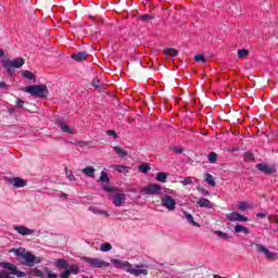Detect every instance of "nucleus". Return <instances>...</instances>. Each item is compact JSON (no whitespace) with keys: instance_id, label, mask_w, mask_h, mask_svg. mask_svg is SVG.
Masks as SVG:
<instances>
[{"instance_id":"nucleus-42","label":"nucleus","mask_w":278,"mask_h":278,"mask_svg":"<svg viewBox=\"0 0 278 278\" xmlns=\"http://www.w3.org/2000/svg\"><path fill=\"white\" fill-rule=\"evenodd\" d=\"M180 184H182V186L192 185V177H185L182 180H180Z\"/></svg>"},{"instance_id":"nucleus-13","label":"nucleus","mask_w":278,"mask_h":278,"mask_svg":"<svg viewBox=\"0 0 278 278\" xmlns=\"http://www.w3.org/2000/svg\"><path fill=\"white\" fill-rule=\"evenodd\" d=\"M55 125H58V127H60V129H61V131H63V134H70L71 136H73V134H75V130H73L70 125H66L64 119L58 118L55 121Z\"/></svg>"},{"instance_id":"nucleus-25","label":"nucleus","mask_w":278,"mask_h":278,"mask_svg":"<svg viewBox=\"0 0 278 278\" xmlns=\"http://www.w3.org/2000/svg\"><path fill=\"white\" fill-rule=\"evenodd\" d=\"M55 267L66 269V268H68V262H66V260H64V258H58L55 261Z\"/></svg>"},{"instance_id":"nucleus-58","label":"nucleus","mask_w":278,"mask_h":278,"mask_svg":"<svg viewBox=\"0 0 278 278\" xmlns=\"http://www.w3.org/2000/svg\"><path fill=\"white\" fill-rule=\"evenodd\" d=\"M100 214H103L106 217H110V213H108V211H100Z\"/></svg>"},{"instance_id":"nucleus-29","label":"nucleus","mask_w":278,"mask_h":278,"mask_svg":"<svg viewBox=\"0 0 278 278\" xmlns=\"http://www.w3.org/2000/svg\"><path fill=\"white\" fill-rule=\"evenodd\" d=\"M67 269L70 270L71 275H79L80 273V268L78 265H71L67 267Z\"/></svg>"},{"instance_id":"nucleus-11","label":"nucleus","mask_w":278,"mask_h":278,"mask_svg":"<svg viewBox=\"0 0 278 278\" xmlns=\"http://www.w3.org/2000/svg\"><path fill=\"white\" fill-rule=\"evenodd\" d=\"M256 250L258 253H264V255L266 256L267 260H276L277 258V253L275 252H270V250H268L266 247L256 243L255 244Z\"/></svg>"},{"instance_id":"nucleus-54","label":"nucleus","mask_w":278,"mask_h":278,"mask_svg":"<svg viewBox=\"0 0 278 278\" xmlns=\"http://www.w3.org/2000/svg\"><path fill=\"white\" fill-rule=\"evenodd\" d=\"M210 186L214 188L216 186V180H214V176L210 175Z\"/></svg>"},{"instance_id":"nucleus-22","label":"nucleus","mask_w":278,"mask_h":278,"mask_svg":"<svg viewBox=\"0 0 278 278\" xmlns=\"http://www.w3.org/2000/svg\"><path fill=\"white\" fill-rule=\"evenodd\" d=\"M240 213L232 212L226 215L227 220H230V223H236L239 220Z\"/></svg>"},{"instance_id":"nucleus-52","label":"nucleus","mask_w":278,"mask_h":278,"mask_svg":"<svg viewBox=\"0 0 278 278\" xmlns=\"http://www.w3.org/2000/svg\"><path fill=\"white\" fill-rule=\"evenodd\" d=\"M23 103H25V101H23L21 98H17L15 108H23Z\"/></svg>"},{"instance_id":"nucleus-59","label":"nucleus","mask_w":278,"mask_h":278,"mask_svg":"<svg viewBox=\"0 0 278 278\" xmlns=\"http://www.w3.org/2000/svg\"><path fill=\"white\" fill-rule=\"evenodd\" d=\"M61 199H68V194H66V193H61Z\"/></svg>"},{"instance_id":"nucleus-9","label":"nucleus","mask_w":278,"mask_h":278,"mask_svg":"<svg viewBox=\"0 0 278 278\" xmlns=\"http://www.w3.org/2000/svg\"><path fill=\"white\" fill-rule=\"evenodd\" d=\"M45 271L47 273V277H45V273L38 268L31 269L30 275L39 278H58V274H53V271L49 270L47 267H45Z\"/></svg>"},{"instance_id":"nucleus-50","label":"nucleus","mask_w":278,"mask_h":278,"mask_svg":"<svg viewBox=\"0 0 278 278\" xmlns=\"http://www.w3.org/2000/svg\"><path fill=\"white\" fill-rule=\"evenodd\" d=\"M15 276H16V277H20V278H21V277H27V274H26L25 271H21V270L17 269V270L15 271Z\"/></svg>"},{"instance_id":"nucleus-32","label":"nucleus","mask_w":278,"mask_h":278,"mask_svg":"<svg viewBox=\"0 0 278 278\" xmlns=\"http://www.w3.org/2000/svg\"><path fill=\"white\" fill-rule=\"evenodd\" d=\"M243 160L244 162H253L255 160V154H253V152H245Z\"/></svg>"},{"instance_id":"nucleus-23","label":"nucleus","mask_w":278,"mask_h":278,"mask_svg":"<svg viewBox=\"0 0 278 278\" xmlns=\"http://www.w3.org/2000/svg\"><path fill=\"white\" fill-rule=\"evenodd\" d=\"M113 151L118 157H127L128 155L127 151L123 150L121 147H113Z\"/></svg>"},{"instance_id":"nucleus-51","label":"nucleus","mask_w":278,"mask_h":278,"mask_svg":"<svg viewBox=\"0 0 278 278\" xmlns=\"http://www.w3.org/2000/svg\"><path fill=\"white\" fill-rule=\"evenodd\" d=\"M89 211L92 212L93 214H101V211L97 208L96 206H90Z\"/></svg>"},{"instance_id":"nucleus-35","label":"nucleus","mask_w":278,"mask_h":278,"mask_svg":"<svg viewBox=\"0 0 278 278\" xmlns=\"http://www.w3.org/2000/svg\"><path fill=\"white\" fill-rule=\"evenodd\" d=\"M237 55L240 59L249 58V50H247V49L238 50Z\"/></svg>"},{"instance_id":"nucleus-5","label":"nucleus","mask_w":278,"mask_h":278,"mask_svg":"<svg viewBox=\"0 0 278 278\" xmlns=\"http://www.w3.org/2000/svg\"><path fill=\"white\" fill-rule=\"evenodd\" d=\"M99 181L101 184H105L102 186V189L104 190V192H109V193L116 192V189L114 187H110V185H109L110 176H108V173L101 172Z\"/></svg>"},{"instance_id":"nucleus-12","label":"nucleus","mask_w":278,"mask_h":278,"mask_svg":"<svg viewBox=\"0 0 278 278\" xmlns=\"http://www.w3.org/2000/svg\"><path fill=\"white\" fill-rule=\"evenodd\" d=\"M13 229L20 233V236H31V233H36L35 229H29L23 225H13Z\"/></svg>"},{"instance_id":"nucleus-14","label":"nucleus","mask_w":278,"mask_h":278,"mask_svg":"<svg viewBox=\"0 0 278 278\" xmlns=\"http://www.w3.org/2000/svg\"><path fill=\"white\" fill-rule=\"evenodd\" d=\"M125 201H127V195L125 193H115L113 197V205H115V207L125 205Z\"/></svg>"},{"instance_id":"nucleus-26","label":"nucleus","mask_w":278,"mask_h":278,"mask_svg":"<svg viewBox=\"0 0 278 278\" xmlns=\"http://www.w3.org/2000/svg\"><path fill=\"white\" fill-rule=\"evenodd\" d=\"M22 77H25V79H29V81H34L36 79V75L31 73L30 71H22Z\"/></svg>"},{"instance_id":"nucleus-47","label":"nucleus","mask_w":278,"mask_h":278,"mask_svg":"<svg viewBox=\"0 0 278 278\" xmlns=\"http://www.w3.org/2000/svg\"><path fill=\"white\" fill-rule=\"evenodd\" d=\"M7 112L10 114V116H16V109L15 108H8Z\"/></svg>"},{"instance_id":"nucleus-56","label":"nucleus","mask_w":278,"mask_h":278,"mask_svg":"<svg viewBox=\"0 0 278 278\" xmlns=\"http://www.w3.org/2000/svg\"><path fill=\"white\" fill-rule=\"evenodd\" d=\"M204 180L206 181V184H210V173L204 174Z\"/></svg>"},{"instance_id":"nucleus-20","label":"nucleus","mask_w":278,"mask_h":278,"mask_svg":"<svg viewBox=\"0 0 278 278\" xmlns=\"http://www.w3.org/2000/svg\"><path fill=\"white\" fill-rule=\"evenodd\" d=\"M153 18H155V15L141 14L137 17V21H141L142 23H149V21H153Z\"/></svg>"},{"instance_id":"nucleus-37","label":"nucleus","mask_w":278,"mask_h":278,"mask_svg":"<svg viewBox=\"0 0 278 278\" xmlns=\"http://www.w3.org/2000/svg\"><path fill=\"white\" fill-rule=\"evenodd\" d=\"M12 252L14 253V255H16V257H22V260L26 253L25 249H13Z\"/></svg>"},{"instance_id":"nucleus-60","label":"nucleus","mask_w":278,"mask_h":278,"mask_svg":"<svg viewBox=\"0 0 278 278\" xmlns=\"http://www.w3.org/2000/svg\"><path fill=\"white\" fill-rule=\"evenodd\" d=\"M3 55H5V51H3V49L0 48V58H3Z\"/></svg>"},{"instance_id":"nucleus-24","label":"nucleus","mask_w":278,"mask_h":278,"mask_svg":"<svg viewBox=\"0 0 278 278\" xmlns=\"http://www.w3.org/2000/svg\"><path fill=\"white\" fill-rule=\"evenodd\" d=\"M184 216L185 218H187L188 223H190V225H192L193 227H199V223L194 222V217L192 216V214L188 213V212H184Z\"/></svg>"},{"instance_id":"nucleus-21","label":"nucleus","mask_w":278,"mask_h":278,"mask_svg":"<svg viewBox=\"0 0 278 278\" xmlns=\"http://www.w3.org/2000/svg\"><path fill=\"white\" fill-rule=\"evenodd\" d=\"M168 179V173L160 172L156 174V181H161V184H166Z\"/></svg>"},{"instance_id":"nucleus-45","label":"nucleus","mask_w":278,"mask_h":278,"mask_svg":"<svg viewBox=\"0 0 278 278\" xmlns=\"http://www.w3.org/2000/svg\"><path fill=\"white\" fill-rule=\"evenodd\" d=\"M197 189H198V192H201V194H203V197H207V194H210V191H207L201 186H198Z\"/></svg>"},{"instance_id":"nucleus-18","label":"nucleus","mask_w":278,"mask_h":278,"mask_svg":"<svg viewBox=\"0 0 278 278\" xmlns=\"http://www.w3.org/2000/svg\"><path fill=\"white\" fill-rule=\"evenodd\" d=\"M164 55L172 56V58H177L179 55V51L175 48H167L163 50Z\"/></svg>"},{"instance_id":"nucleus-10","label":"nucleus","mask_w":278,"mask_h":278,"mask_svg":"<svg viewBox=\"0 0 278 278\" xmlns=\"http://www.w3.org/2000/svg\"><path fill=\"white\" fill-rule=\"evenodd\" d=\"M256 168L265 175H275V173H277V168L275 166H268L266 163L256 164Z\"/></svg>"},{"instance_id":"nucleus-63","label":"nucleus","mask_w":278,"mask_h":278,"mask_svg":"<svg viewBox=\"0 0 278 278\" xmlns=\"http://www.w3.org/2000/svg\"><path fill=\"white\" fill-rule=\"evenodd\" d=\"M207 160H210V154L206 155Z\"/></svg>"},{"instance_id":"nucleus-28","label":"nucleus","mask_w":278,"mask_h":278,"mask_svg":"<svg viewBox=\"0 0 278 278\" xmlns=\"http://www.w3.org/2000/svg\"><path fill=\"white\" fill-rule=\"evenodd\" d=\"M94 168L92 166H87L83 169L84 175L87 177H94Z\"/></svg>"},{"instance_id":"nucleus-19","label":"nucleus","mask_w":278,"mask_h":278,"mask_svg":"<svg viewBox=\"0 0 278 278\" xmlns=\"http://www.w3.org/2000/svg\"><path fill=\"white\" fill-rule=\"evenodd\" d=\"M235 233H245V236H248V233H251V231L249 230V228H247L240 224H237L235 226Z\"/></svg>"},{"instance_id":"nucleus-15","label":"nucleus","mask_w":278,"mask_h":278,"mask_svg":"<svg viewBox=\"0 0 278 278\" xmlns=\"http://www.w3.org/2000/svg\"><path fill=\"white\" fill-rule=\"evenodd\" d=\"M1 268H4V270H9V275H16V270L18 267L16 265L9 263V262H1L0 263Z\"/></svg>"},{"instance_id":"nucleus-57","label":"nucleus","mask_w":278,"mask_h":278,"mask_svg":"<svg viewBox=\"0 0 278 278\" xmlns=\"http://www.w3.org/2000/svg\"><path fill=\"white\" fill-rule=\"evenodd\" d=\"M257 218H266V213H257Z\"/></svg>"},{"instance_id":"nucleus-8","label":"nucleus","mask_w":278,"mask_h":278,"mask_svg":"<svg viewBox=\"0 0 278 278\" xmlns=\"http://www.w3.org/2000/svg\"><path fill=\"white\" fill-rule=\"evenodd\" d=\"M162 205L163 207H166V210H169V212H173L177 206V202L175 201V199H173V197L165 194L162 198Z\"/></svg>"},{"instance_id":"nucleus-6","label":"nucleus","mask_w":278,"mask_h":278,"mask_svg":"<svg viewBox=\"0 0 278 278\" xmlns=\"http://www.w3.org/2000/svg\"><path fill=\"white\" fill-rule=\"evenodd\" d=\"M141 193L150 195L162 194V186L157 184L148 185L141 189Z\"/></svg>"},{"instance_id":"nucleus-55","label":"nucleus","mask_w":278,"mask_h":278,"mask_svg":"<svg viewBox=\"0 0 278 278\" xmlns=\"http://www.w3.org/2000/svg\"><path fill=\"white\" fill-rule=\"evenodd\" d=\"M42 262V258L40 256H35L34 264H40Z\"/></svg>"},{"instance_id":"nucleus-33","label":"nucleus","mask_w":278,"mask_h":278,"mask_svg":"<svg viewBox=\"0 0 278 278\" xmlns=\"http://www.w3.org/2000/svg\"><path fill=\"white\" fill-rule=\"evenodd\" d=\"M215 233H216V236H217L218 238H220L222 240H230V238H231V236H229L228 233L223 232V231H220V230H216Z\"/></svg>"},{"instance_id":"nucleus-36","label":"nucleus","mask_w":278,"mask_h":278,"mask_svg":"<svg viewBox=\"0 0 278 278\" xmlns=\"http://www.w3.org/2000/svg\"><path fill=\"white\" fill-rule=\"evenodd\" d=\"M65 175L70 181H76L75 175H73V170H68V167H65Z\"/></svg>"},{"instance_id":"nucleus-62","label":"nucleus","mask_w":278,"mask_h":278,"mask_svg":"<svg viewBox=\"0 0 278 278\" xmlns=\"http://www.w3.org/2000/svg\"><path fill=\"white\" fill-rule=\"evenodd\" d=\"M203 134V136H207V131H204V132H202Z\"/></svg>"},{"instance_id":"nucleus-17","label":"nucleus","mask_w":278,"mask_h":278,"mask_svg":"<svg viewBox=\"0 0 278 278\" xmlns=\"http://www.w3.org/2000/svg\"><path fill=\"white\" fill-rule=\"evenodd\" d=\"M87 55H88V52L79 51L77 53L72 54L71 58L72 60H74V62H84Z\"/></svg>"},{"instance_id":"nucleus-34","label":"nucleus","mask_w":278,"mask_h":278,"mask_svg":"<svg viewBox=\"0 0 278 278\" xmlns=\"http://www.w3.org/2000/svg\"><path fill=\"white\" fill-rule=\"evenodd\" d=\"M198 205L200 207H210V200L205 199V198H201L199 201H198Z\"/></svg>"},{"instance_id":"nucleus-48","label":"nucleus","mask_w":278,"mask_h":278,"mask_svg":"<svg viewBox=\"0 0 278 278\" xmlns=\"http://www.w3.org/2000/svg\"><path fill=\"white\" fill-rule=\"evenodd\" d=\"M238 222H241V223H249V217L239 214V219H238Z\"/></svg>"},{"instance_id":"nucleus-3","label":"nucleus","mask_w":278,"mask_h":278,"mask_svg":"<svg viewBox=\"0 0 278 278\" xmlns=\"http://www.w3.org/2000/svg\"><path fill=\"white\" fill-rule=\"evenodd\" d=\"M3 68L8 73L10 77H12L15 73V68H21L25 64V59L23 58H16L13 60H2L1 61Z\"/></svg>"},{"instance_id":"nucleus-46","label":"nucleus","mask_w":278,"mask_h":278,"mask_svg":"<svg viewBox=\"0 0 278 278\" xmlns=\"http://www.w3.org/2000/svg\"><path fill=\"white\" fill-rule=\"evenodd\" d=\"M59 277L60 278H68V277H71V271L68 270V268H66L63 273L60 274Z\"/></svg>"},{"instance_id":"nucleus-16","label":"nucleus","mask_w":278,"mask_h":278,"mask_svg":"<svg viewBox=\"0 0 278 278\" xmlns=\"http://www.w3.org/2000/svg\"><path fill=\"white\" fill-rule=\"evenodd\" d=\"M22 260H24V265L25 266L31 267V266H34L36 255H34L31 252H26V253H24V256H23Z\"/></svg>"},{"instance_id":"nucleus-38","label":"nucleus","mask_w":278,"mask_h":278,"mask_svg":"<svg viewBox=\"0 0 278 278\" xmlns=\"http://www.w3.org/2000/svg\"><path fill=\"white\" fill-rule=\"evenodd\" d=\"M113 168L117 170V173H125V170H129L127 165H114Z\"/></svg>"},{"instance_id":"nucleus-1","label":"nucleus","mask_w":278,"mask_h":278,"mask_svg":"<svg viewBox=\"0 0 278 278\" xmlns=\"http://www.w3.org/2000/svg\"><path fill=\"white\" fill-rule=\"evenodd\" d=\"M112 264L115 266V268H123L126 273H129V275H134L135 277H140V275H149V270L147 269H140V265H131L129 262H123L118 258L111 260Z\"/></svg>"},{"instance_id":"nucleus-27","label":"nucleus","mask_w":278,"mask_h":278,"mask_svg":"<svg viewBox=\"0 0 278 278\" xmlns=\"http://www.w3.org/2000/svg\"><path fill=\"white\" fill-rule=\"evenodd\" d=\"M193 60L194 62H198V63L207 64V58H205L204 54H195L193 56Z\"/></svg>"},{"instance_id":"nucleus-53","label":"nucleus","mask_w":278,"mask_h":278,"mask_svg":"<svg viewBox=\"0 0 278 278\" xmlns=\"http://www.w3.org/2000/svg\"><path fill=\"white\" fill-rule=\"evenodd\" d=\"M10 276V273L8 270L0 271V278H8Z\"/></svg>"},{"instance_id":"nucleus-41","label":"nucleus","mask_w":278,"mask_h":278,"mask_svg":"<svg viewBox=\"0 0 278 278\" xmlns=\"http://www.w3.org/2000/svg\"><path fill=\"white\" fill-rule=\"evenodd\" d=\"M249 204L247 202H239L238 210H240V212H247Z\"/></svg>"},{"instance_id":"nucleus-31","label":"nucleus","mask_w":278,"mask_h":278,"mask_svg":"<svg viewBox=\"0 0 278 278\" xmlns=\"http://www.w3.org/2000/svg\"><path fill=\"white\" fill-rule=\"evenodd\" d=\"M100 251L102 252V253H109V251H112V244L111 243H102L101 245H100Z\"/></svg>"},{"instance_id":"nucleus-7","label":"nucleus","mask_w":278,"mask_h":278,"mask_svg":"<svg viewBox=\"0 0 278 278\" xmlns=\"http://www.w3.org/2000/svg\"><path fill=\"white\" fill-rule=\"evenodd\" d=\"M5 181L9 186H13V188H25L27 186V179H23L22 177H7Z\"/></svg>"},{"instance_id":"nucleus-43","label":"nucleus","mask_w":278,"mask_h":278,"mask_svg":"<svg viewBox=\"0 0 278 278\" xmlns=\"http://www.w3.org/2000/svg\"><path fill=\"white\" fill-rule=\"evenodd\" d=\"M217 157H218V154H216V152H211L210 153V164H216Z\"/></svg>"},{"instance_id":"nucleus-64","label":"nucleus","mask_w":278,"mask_h":278,"mask_svg":"<svg viewBox=\"0 0 278 278\" xmlns=\"http://www.w3.org/2000/svg\"><path fill=\"white\" fill-rule=\"evenodd\" d=\"M8 278H13V277L9 275Z\"/></svg>"},{"instance_id":"nucleus-39","label":"nucleus","mask_w":278,"mask_h":278,"mask_svg":"<svg viewBox=\"0 0 278 278\" xmlns=\"http://www.w3.org/2000/svg\"><path fill=\"white\" fill-rule=\"evenodd\" d=\"M91 86L92 88H94L96 90L101 89V80L93 78L91 81Z\"/></svg>"},{"instance_id":"nucleus-40","label":"nucleus","mask_w":278,"mask_h":278,"mask_svg":"<svg viewBox=\"0 0 278 278\" xmlns=\"http://www.w3.org/2000/svg\"><path fill=\"white\" fill-rule=\"evenodd\" d=\"M106 136H111L113 140H118V134H116V130H113V129L106 130Z\"/></svg>"},{"instance_id":"nucleus-4","label":"nucleus","mask_w":278,"mask_h":278,"mask_svg":"<svg viewBox=\"0 0 278 278\" xmlns=\"http://www.w3.org/2000/svg\"><path fill=\"white\" fill-rule=\"evenodd\" d=\"M83 262H85L86 264H89L91 268H108L110 266V263L105 261H101L99 258H92L88 256L83 257Z\"/></svg>"},{"instance_id":"nucleus-30","label":"nucleus","mask_w":278,"mask_h":278,"mask_svg":"<svg viewBox=\"0 0 278 278\" xmlns=\"http://www.w3.org/2000/svg\"><path fill=\"white\" fill-rule=\"evenodd\" d=\"M139 173H143L144 175H147V173H149V170H151V166H149V164L143 163L141 165H139Z\"/></svg>"},{"instance_id":"nucleus-2","label":"nucleus","mask_w":278,"mask_h":278,"mask_svg":"<svg viewBox=\"0 0 278 278\" xmlns=\"http://www.w3.org/2000/svg\"><path fill=\"white\" fill-rule=\"evenodd\" d=\"M22 90L38 99H47L49 97V88H47V85H28L23 87Z\"/></svg>"},{"instance_id":"nucleus-49","label":"nucleus","mask_w":278,"mask_h":278,"mask_svg":"<svg viewBox=\"0 0 278 278\" xmlns=\"http://www.w3.org/2000/svg\"><path fill=\"white\" fill-rule=\"evenodd\" d=\"M8 88H10V86L5 84V81H0V90H8Z\"/></svg>"},{"instance_id":"nucleus-61","label":"nucleus","mask_w":278,"mask_h":278,"mask_svg":"<svg viewBox=\"0 0 278 278\" xmlns=\"http://www.w3.org/2000/svg\"><path fill=\"white\" fill-rule=\"evenodd\" d=\"M202 3H203V5H204L205 8H207L208 4H207V1H206V0H204V1L202 0Z\"/></svg>"},{"instance_id":"nucleus-44","label":"nucleus","mask_w":278,"mask_h":278,"mask_svg":"<svg viewBox=\"0 0 278 278\" xmlns=\"http://www.w3.org/2000/svg\"><path fill=\"white\" fill-rule=\"evenodd\" d=\"M170 150L177 153L178 155H181V153H184V148H180L179 146H174L170 148Z\"/></svg>"}]
</instances>
